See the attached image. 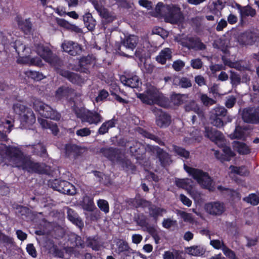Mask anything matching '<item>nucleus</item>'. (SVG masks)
<instances>
[{"label": "nucleus", "instance_id": "nucleus-48", "mask_svg": "<svg viewBox=\"0 0 259 259\" xmlns=\"http://www.w3.org/2000/svg\"><path fill=\"white\" fill-rule=\"evenodd\" d=\"M200 100L205 106H211L215 103V101L208 97L205 94H202L200 97Z\"/></svg>", "mask_w": 259, "mask_h": 259}, {"label": "nucleus", "instance_id": "nucleus-28", "mask_svg": "<svg viewBox=\"0 0 259 259\" xmlns=\"http://www.w3.org/2000/svg\"><path fill=\"white\" fill-rule=\"evenodd\" d=\"M233 147L240 155H248L251 153V149L245 143L234 141Z\"/></svg>", "mask_w": 259, "mask_h": 259}, {"label": "nucleus", "instance_id": "nucleus-36", "mask_svg": "<svg viewBox=\"0 0 259 259\" xmlns=\"http://www.w3.org/2000/svg\"><path fill=\"white\" fill-rule=\"evenodd\" d=\"M230 169L232 172L240 176H247L249 174V170L245 166H236L234 165H230Z\"/></svg>", "mask_w": 259, "mask_h": 259}, {"label": "nucleus", "instance_id": "nucleus-31", "mask_svg": "<svg viewBox=\"0 0 259 259\" xmlns=\"http://www.w3.org/2000/svg\"><path fill=\"white\" fill-rule=\"evenodd\" d=\"M74 94V90L66 87H60L56 91V97L58 99H61L64 97H68Z\"/></svg>", "mask_w": 259, "mask_h": 259}, {"label": "nucleus", "instance_id": "nucleus-32", "mask_svg": "<svg viewBox=\"0 0 259 259\" xmlns=\"http://www.w3.org/2000/svg\"><path fill=\"white\" fill-rule=\"evenodd\" d=\"M149 209V215L153 218L155 224H157L158 217H162L163 213L166 212V210L164 208L156 206H153L150 207Z\"/></svg>", "mask_w": 259, "mask_h": 259}, {"label": "nucleus", "instance_id": "nucleus-52", "mask_svg": "<svg viewBox=\"0 0 259 259\" xmlns=\"http://www.w3.org/2000/svg\"><path fill=\"white\" fill-rule=\"evenodd\" d=\"M231 83L232 85H237L241 82V78L240 75L236 72L231 71L230 75Z\"/></svg>", "mask_w": 259, "mask_h": 259}, {"label": "nucleus", "instance_id": "nucleus-4", "mask_svg": "<svg viewBox=\"0 0 259 259\" xmlns=\"http://www.w3.org/2000/svg\"><path fill=\"white\" fill-rule=\"evenodd\" d=\"M156 104L164 108L171 106V102L167 97L156 89H147V105Z\"/></svg>", "mask_w": 259, "mask_h": 259}, {"label": "nucleus", "instance_id": "nucleus-57", "mask_svg": "<svg viewBox=\"0 0 259 259\" xmlns=\"http://www.w3.org/2000/svg\"><path fill=\"white\" fill-rule=\"evenodd\" d=\"M129 248L127 243L125 241L120 240L118 242L117 250L119 253L127 251Z\"/></svg>", "mask_w": 259, "mask_h": 259}, {"label": "nucleus", "instance_id": "nucleus-21", "mask_svg": "<svg viewBox=\"0 0 259 259\" xmlns=\"http://www.w3.org/2000/svg\"><path fill=\"white\" fill-rule=\"evenodd\" d=\"M138 39V37L135 35H130L125 38L122 42V46H120L119 48L120 53L124 56L126 55L122 52L123 47L133 51L137 45Z\"/></svg>", "mask_w": 259, "mask_h": 259}, {"label": "nucleus", "instance_id": "nucleus-43", "mask_svg": "<svg viewBox=\"0 0 259 259\" xmlns=\"http://www.w3.org/2000/svg\"><path fill=\"white\" fill-rule=\"evenodd\" d=\"M51 61L48 62L53 66L57 72L59 74V70H62L61 67L63 66V62L58 57L54 55L51 58Z\"/></svg>", "mask_w": 259, "mask_h": 259}, {"label": "nucleus", "instance_id": "nucleus-58", "mask_svg": "<svg viewBox=\"0 0 259 259\" xmlns=\"http://www.w3.org/2000/svg\"><path fill=\"white\" fill-rule=\"evenodd\" d=\"M76 134L78 136L86 137L90 135L91 134V131L89 128L84 127L77 130Z\"/></svg>", "mask_w": 259, "mask_h": 259}, {"label": "nucleus", "instance_id": "nucleus-51", "mask_svg": "<svg viewBox=\"0 0 259 259\" xmlns=\"http://www.w3.org/2000/svg\"><path fill=\"white\" fill-rule=\"evenodd\" d=\"M87 246L94 250H98L100 245L98 240L95 238H88L87 239Z\"/></svg>", "mask_w": 259, "mask_h": 259}, {"label": "nucleus", "instance_id": "nucleus-53", "mask_svg": "<svg viewBox=\"0 0 259 259\" xmlns=\"http://www.w3.org/2000/svg\"><path fill=\"white\" fill-rule=\"evenodd\" d=\"M185 62L181 60H177L173 62L172 67L176 71H180L185 66Z\"/></svg>", "mask_w": 259, "mask_h": 259}, {"label": "nucleus", "instance_id": "nucleus-60", "mask_svg": "<svg viewBox=\"0 0 259 259\" xmlns=\"http://www.w3.org/2000/svg\"><path fill=\"white\" fill-rule=\"evenodd\" d=\"M236 102V98L234 96H231L227 98L225 102V106L228 108H231L234 106Z\"/></svg>", "mask_w": 259, "mask_h": 259}, {"label": "nucleus", "instance_id": "nucleus-56", "mask_svg": "<svg viewBox=\"0 0 259 259\" xmlns=\"http://www.w3.org/2000/svg\"><path fill=\"white\" fill-rule=\"evenodd\" d=\"M210 245L216 249L223 248L224 246L226 245L223 241H221L218 239H214L210 241Z\"/></svg>", "mask_w": 259, "mask_h": 259}, {"label": "nucleus", "instance_id": "nucleus-45", "mask_svg": "<svg viewBox=\"0 0 259 259\" xmlns=\"http://www.w3.org/2000/svg\"><path fill=\"white\" fill-rule=\"evenodd\" d=\"M25 74L29 78L39 81L44 78L43 74L37 71L27 70L24 72Z\"/></svg>", "mask_w": 259, "mask_h": 259}, {"label": "nucleus", "instance_id": "nucleus-27", "mask_svg": "<svg viewBox=\"0 0 259 259\" xmlns=\"http://www.w3.org/2000/svg\"><path fill=\"white\" fill-rule=\"evenodd\" d=\"M37 54L46 62L51 61V58L54 56L51 50L48 47L42 45H38L37 47Z\"/></svg>", "mask_w": 259, "mask_h": 259}, {"label": "nucleus", "instance_id": "nucleus-14", "mask_svg": "<svg viewBox=\"0 0 259 259\" xmlns=\"http://www.w3.org/2000/svg\"><path fill=\"white\" fill-rule=\"evenodd\" d=\"M156 115V123L161 128L168 127L171 123V116L167 113L163 112L160 109L154 110Z\"/></svg>", "mask_w": 259, "mask_h": 259}, {"label": "nucleus", "instance_id": "nucleus-25", "mask_svg": "<svg viewBox=\"0 0 259 259\" xmlns=\"http://www.w3.org/2000/svg\"><path fill=\"white\" fill-rule=\"evenodd\" d=\"M171 58L172 52L171 49L169 48H165L156 57V60L158 63L164 65L166 63L167 60H170Z\"/></svg>", "mask_w": 259, "mask_h": 259}, {"label": "nucleus", "instance_id": "nucleus-7", "mask_svg": "<svg viewBox=\"0 0 259 259\" xmlns=\"http://www.w3.org/2000/svg\"><path fill=\"white\" fill-rule=\"evenodd\" d=\"M75 114L79 118L82 122H87L90 124H97L102 121L101 115L96 111H91L84 109L75 110Z\"/></svg>", "mask_w": 259, "mask_h": 259}, {"label": "nucleus", "instance_id": "nucleus-61", "mask_svg": "<svg viewBox=\"0 0 259 259\" xmlns=\"http://www.w3.org/2000/svg\"><path fill=\"white\" fill-rule=\"evenodd\" d=\"M179 84L183 88H188L192 86L191 81L187 77H182L180 80Z\"/></svg>", "mask_w": 259, "mask_h": 259}, {"label": "nucleus", "instance_id": "nucleus-55", "mask_svg": "<svg viewBox=\"0 0 259 259\" xmlns=\"http://www.w3.org/2000/svg\"><path fill=\"white\" fill-rule=\"evenodd\" d=\"M147 139H149L155 141L156 143L161 146L164 145V143L161 139L157 136L147 132Z\"/></svg>", "mask_w": 259, "mask_h": 259}, {"label": "nucleus", "instance_id": "nucleus-16", "mask_svg": "<svg viewBox=\"0 0 259 259\" xmlns=\"http://www.w3.org/2000/svg\"><path fill=\"white\" fill-rule=\"evenodd\" d=\"M259 40V37L252 31H245L238 37V41L243 45H252Z\"/></svg>", "mask_w": 259, "mask_h": 259}, {"label": "nucleus", "instance_id": "nucleus-24", "mask_svg": "<svg viewBox=\"0 0 259 259\" xmlns=\"http://www.w3.org/2000/svg\"><path fill=\"white\" fill-rule=\"evenodd\" d=\"M59 74L67 78L73 83L80 84L83 81L82 78L80 76V75L67 70H59Z\"/></svg>", "mask_w": 259, "mask_h": 259}, {"label": "nucleus", "instance_id": "nucleus-34", "mask_svg": "<svg viewBox=\"0 0 259 259\" xmlns=\"http://www.w3.org/2000/svg\"><path fill=\"white\" fill-rule=\"evenodd\" d=\"M83 20L85 26L90 31H92L94 29L96 22L93 18L91 13H85L83 16Z\"/></svg>", "mask_w": 259, "mask_h": 259}, {"label": "nucleus", "instance_id": "nucleus-9", "mask_svg": "<svg viewBox=\"0 0 259 259\" xmlns=\"http://www.w3.org/2000/svg\"><path fill=\"white\" fill-rule=\"evenodd\" d=\"M180 45L189 50L203 51L206 49V46L202 42L198 36H191L180 42Z\"/></svg>", "mask_w": 259, "mask_h": 259}, {"label": "nucleus", "instance_id": "nucleus-2", "mask_svg": "<svg viewBox=\"0 0 259 259\" xmlns=\"http://www.w3.org/2000/svg\"><path fill=\"white\" fill-rule=\"evenodd\" d=\"M155 16L163 18L166 22L177 24L183 18L180 8L175 6L164 5L159 2L155 9Z\"/></svg>", "mask_w": 259, "mask_h": 259}, {"label": "nucleus", "instance_id": "nucleus-11", "mask_svg": "<svg viewBox=\"0 0 259 259\" xmlns=\"http://www.w3.org/2000/svg\"><path fill=\"white\" fill-rule=\"evenodd\" d=\"M147 149L156 154L157 157L159 159L162 167H165L169 165L170 156L168 153L164 151L162 149L157 146L151 147L149 144H147Z\"/></svg>", "mask_w": 259, "mask_h": 259}, {"label": "nucleus", "instance_id": "nucleus-54", "mask_svg": "<svg viewBox=\"0 0 259 259\" xmlns=\"http://www.w3.org/2000/svg\"><path fill=\"white\" fill-rule=\"evenodd\" d=\"M0 241L5 244L6 245H12L14 243V241L12 238H11L2 233L0 235Z\"/></svg>", "mask_w": 259, "mask_h": 259}, {"label": "nucleus", "instance_id": "nucleus-17", "mask_svg": "<svg viewBox=\"0 0 259 259\" xmlns=\"http://www.w3.org/2000/svg\"><path fill=\"white\" fill-rule=\"evenodd\" d=\"M205 209L210 214L220 215L225 211V207L223 202L214 201L206 203Z\"/></svg>", "mask_w": 259, "mask_h": 259}, {"label": "nucleus", "instance_id": "nucleus-47", "mask_svg": "<svg viewBox=\"0 0 259 259\" xmlns=\"http://www.w3.org/2000/svg\"><path fill=\"white\" fill-rule=\"evenodd\" d=\"M243 200L253 205H257L259 203V197L254 193L250 194L248 196L244 198Z\"/></svg>", "mask_w": 259, "mask_h": 259}, {"label": "nucleus", "instance_id": "nucleus-8", "mask_svg": "<svg viewBox=\"0 0 259 259\" xmlns=\"http://www.w3.org/2000/svg\"><path fill=\"white\" fill-rule=\"evenodd\" d=\"M34 105L35 109L42 116L56 121L60 119L61 114L48 105L42 102L37 101L34 103Z\"/></svg>", "mask_w": 259, "mask_h": 259}, {"label": "nucleus", "instance_id": "nucleus-20", "mask_svg": "<svg viewBox=\"0 0 259 259\" xmlns=\"http://www.w3.org/2000/svg\"><path fill=\"white\" fill-rule=\"evenodd\" d=\"M224 143H221L223 147V153H220L219 151H215L214 155L215 157L221 162L230 161L232 157H233L235 154L232 151L229 146H223Z\"/></svg>", "mask_w": 259, "mask_h": 259}, {"label": "nucleus", "instance_id": "nucleus-59", "mask_svg": "<svg viewBox=\"0 0 259 259\" xmlns=\"http://www.w3.org/2000/svg\"><path fill=\"white\" fill-rule=\"evenodd\" d=\"M191 65L194 69H199L203 66V62L200 59H192Z\"/></svg>", "mask_w": 259, "mask_h": 259}, {"label": "nucleus", "instance_id": "nucleus-35", "mask_svg": "<svg viewBox=\"0 0 259 259\" xmlns=\"http://www.w3.org/2000/svg\"><path fill=\"white\" fill-rule=\"evenodd\" d=\"M68 218L73 224H75L79 228H81L83 224L81 220L79 218L77 214L75 213L72 209H69L67 211Z\"/></svg>", "mask_w": 259, "mask_h": 259}, {"label": "nucleus", "instance_id": "nucleus-49", "mask_svg": "<svg viewBox=\"0 0 259 259\" xmlns=\"http://www.w3.org/2000/svg\"><path fill=\"white\" fill-rule=\"evenodd\" d=\"M222 251L224 255L229 259H238L235 252L226 245L224 246L223 248H222Z\"/></svg>", "mask_w": 259, "mask_h": 259}, {"label": "nucleus", "instance_id": "nucleus-12", "mask_svg": "<svg viewBox=\"0 0 259 259\" xmlns=\"http://www.w3.org/2000/svg\"><path fill=\"white\" fill-rule=\"evenodd\" d=\"M95 9L99 13L100 17L104 19L106 22L110 23L112 22L115 19V16L106 8L104 7L97 0H90Z\"/></svg>", "mask_w": 259, "mask_h": 259}, {"label": "nucleus", "instance_id": "nucleus-38", "mask_svg": "<svg viewBox=\"0 0 259 259\" xmlns=\"http://www.w3.org/2000/svg\"><path fill=\"white\" fill-rule=\"evenodd\" d=\"M122 146L125 147H129L130 150L132 154H135L137 155H140L142 154V151H141L140 148L139 146H140V144L136 142H126L124 145H122Z\"/></svg>", "mask_w": 259, "mask_h": 259}, {"label": "nucleus", "instance_id": "nucleus-15", "mask_svg": "<svg viewBox=\"0 0 259 259\" xmlns=\"http://www.w3.org/2000/svg\"><path fill=\"white\" fill-rule=\"evenodd\" d=\"M242 118L244 122L248 123H259V109L248 108L243 110Z\"/></svg>", "mask_w": 259, "mask_h": 259}, {"label": "nucleus", "instance_id": "nucleus-19", "mask_svg": "<svg viewBox=\"0 0 259 259\" xmlns=\"http://www.w3.org/2000/svg\"><path fill=\"white\" fill-rule=\"evenodd\" d=\"M205 137L209 139L211 141L216 144L218 143H224V136L222 133L215 128L209 127H205Z\"/></svg>", "mask_w": 259, "mask_h": 259}, {"label": "nucleus", "instance_id": "nucleus-29", "mask_svg": "<svg viewBox=\"0 0 259 259\" xmlns=\"http://www.w3.org/2000/svg\"><path fill=\"white\" fill-rule=\"evenodd\" d=\"M147 232L152 237L156 244L159 243L160 239L159 236L160 230L156 224L150 226L147 223Z\"/></svg>", "mask_w": 259, "mask_h": 259}, {"label": "nucleus", "instance_id": "nucleus-63", "mask_svg": "<svg viewBox=\"0 0 259 259\" xmlns=\"http://www.w3.org/2000/svg\"><path fill=\"white\" fill-rule=\"evenodd\" d=\"M27 251L33 257H36L37 252L35 248L32 244H28L26 247Z\"/></svg>", "mask_w": 259, "mask_h": 259}, {"label": "nucleus", "instance_id": "nucleus-18", "mask_svg": "<svg viewBox=\"0 0 259 259\" xmlns=\"http://www.w3.org/2000/svg\"><path fill=\"white\" fill-rule=\"evenodd\" d=\"M63 51L70 55L75 56L81 53V48L77 43L72 41L65 40L61 45Z\"/></svg>", "mask_w": 259, "mask_h": 259}, {"label": "nucleus", "instance_id": "nucleus-13", "mask_svg": "<svg viewBox=\"0 0 259 259\" xmlns=\"http://www.w3.org/2000/svg\"><path fill=\"white\" fill-rule=\"evenodd\" d=\"M100 152L107 158L114 162H121L124 158V154L118 149L102 148Z\"/></svg>", "mask_w": 259, "mask_h": 259}, {"label": "nucleus", "instance_id": "nucleus-6", "mask_svg": "<svg viewBox=\"0 0 259 259\" xmlns=\"http://www.w3.org/2000/svg\"><path fill=\"white\" fill-rule=\"evenodd\" d=\"M227 110L224 107H215L211 111L210 117L211 123L214 126L220 128L225 123L230 122L231 119L227 116Z\"/></svg>", "mask_w": 259, "mask_h": 259}, {"label": "nucleus", "instance_id": "nucleus-1", "mask_svg": "<svg viewBox=\"0 0 259 259\" xmlns=\"http://www.w3.org/2000/svg\"><path fill=\"white\" fill-rule=\"evenodd\" d=\"M1 154L5 153L7 159L13 166L18 167L25 169L29 172L46 173L48 167L45 164L35 163L26 157L22 151L14 147H7L1 144Z\"/></svg>", "mask_w": 259, "mask_h": 259}, {"label": "nucleus", "instance_id": "nucleus-46", "mask_svg": "<svg viewBox=\"0 0 259 259\" xmlns=\"http://www.w3.org/2000/svg\"><path fill=\"white\" fill-rule=\"evenodd\" d=\"M240 11L242 17H253L256 14L255 10L249 6L243 7Z\"/></svg>", "mask_w": 259, "mask_h": 259}, {"label": "nucleus", "instance_id": "nucleus-50", "mask_svg": "<svg viewBox=\"0 0 259 259\" xmlns=\"http://www.w3.org/2000/svg\"><path fill=\"white\" fill-rule=\"evenodd\" d=\"M97 205L99 208L105 213H107L109 212V204L106 200L100 199L98 201Z\"/></svg>", "mask_w": 259, "mask_h": 259}, {"label": "nucleus", "instance_id": "nucleus-37", "mask_svg": "<svg viewBox=\"0 0 259 259\" xmlns=\"http://www.w3.org/2000/svg\"><path fill=\"white\" fill-rule=\"evenodd\" d=\"M173 151L177 155L184 158L185 159H187L189 158L190 152L183 147L177 145H174Z\"/></svg>", "mask_w": 259, "mask_h": 259}, {"label": "nucleus", "instance_id": "nucleus-41", "mask_svg": "<svg viewBox=\"0 0 259 259\" xmlns=\"http://www.w3.org/2000/svg\"><path fill=\"white\" fill-rule=\"evenodd\" d=\"M189 254L193 256H201L205 250L200 246H191L188 248Z\"/></svg>", "mask_w": 259, "mask_h": 259}, {"label": "nucleus", "instance_id": "nucleus-23", "mask_svg": "<svg viewBox=\"0 0 259 259\" xmlns=\"http://www.w3.org/2000/svg\"><path fill=\"white\" fill-rule=\"evenodd\" d=\"M184 107L186 112L193 111L200 117L203 118L204 117V112L203 109L200 107L194 100H191L186 103Z\"/></svg>", "mask_w": 259, "mask_h": 259}, {"label": "nucleus", "instance_id": "nucleus-30", "mask_svg": "<svg viewBox=\"0 0 259 259\" xmlns=\"http://www.w3.org/2000/svg\"><path fill=\"white\" fill-rule=\"evenodd\" d=\"M39 122L42 128L45 129H50L53 135H56L59 132V128L57 124L50 121H48L45 119H38Z\"/></svg>", "mask_w": 259, "mask_h": 259}, {"label": "nucleus", "instance_id": "nucleus-33", "mask_svg": "<svg viewBox=\"0 0 259 259\" xmlns=\"http://www.w3.org/2000/svg\"><path fill=\"white\" fill-rule=\"evenodd\" d=\"M17 21L19 28L25 33L27 34L30 32L32 24L29 19L24 20L20 17H17Z\"/></svg>", "mask_w": 259, "mask_h": 259}, {"label": "nucleus", "instance_id": "nucleus-22", "mask_svg": "<svg viewBox=\"0 0 259 259\" xmlns=\"http://www.w3.org/2000/svg\"><path fill=\"white\" fill-rule=\"evenodd\" d=\"M175 183L177 187L186 190L191 195L194 193L193 190V187L192 185V181L189 179L176 178Z\"/></svg>", "mask_w": 259, "mask_h": 259}, {"label": "nucleus", "instance_id": "nucleus-62", "mask_svg": "<svg viewBox=\"0 0 259 259\" xmlns=\"http://www.w3.org/2000/svg\"><path fill=\"white\" fill-rule=\"evenodd\" d=\"M171 99L175 105H180L183 103L182 96L180 94H175L172 95Z\"/></svg>", "mask_w": 259, "mask_h": 259}, {"label": "nucleus", "instance_id": "nucleus-3", "mask_svg": "<svg viewBox=\"0 0 259 259\" xmlns=\"http://www.w3.org/2000/svg\"><path fill=\"white\" fill-rule=\"evenodd\" d=\"M184 169L189 176L195 180L201 187L210 192H213L215 190L214 182L212 178L207 172L203 170L194 168L184 164Z\"/></svg>", "mask_w": 259, "mask_h": 259}, {"label": "nucleus", "instance_id": "nucleus-64", "mask_svg": "<svg viewBox=\"0 0 259 259\" xmlns=\"http://www.w3.org/2000/svg\"><path fill=\"white\" fill-rule=\"evenodd\" d=\"M180 199L184 205L188 207H190L191 206L192 201L187 196H186L184 194H181L180 195Z\"/></svg>", "mask_w": 259, "mask_h": 259}, {"label": "nucleus", "instance_id": "nucleus-44", "mask_svg": "<svg viewBox=\"0 0 259 259\" xmlns=\"http://www.w3.org/2000/svg\"><path fill=\"white\" fill-rule=\"evenodd\" d=\"M34 153L39 155L40 156H45L46 155L47 150L45 147L40 143L31 146Z\"/></svg>", "mask_w": 259, "mask_h": 259}, {"label": "nucleus", "instance_id": "nucleus-40", "mask_svg": "<svg viewBox=\"0 0 259 259\" xmlns=\"http://www.w3.org/2000/svg\"><path fill=\"white\" fill-rule=\"evenodd\" d=\"M115 126V122L113 119L109 120L104 122L98 130V133L100 135H104L108 132L110 128Z\"/></svg>", "mask_w": 259, "mask_h": 259}, {"label": "nucleus", "instance_id": "nucleus-10", "mask_svg": "<svg viewBox=\"0 0 259 259\" xmlns=\"http://www.w3.org/2000/svg\"><path fill=\"white\" fill-rule=\"evenodd\" d=\"M51 185L54 190L61 193L71 195L76 194L75 187L67 181L55 180Z\"/></svg>", "mask_w": 259, "mask_h": 259}, {"label": "nucleus", "instance_id": "nucleus-5", "mask_svg": "<svg viewBox=\"0 0 259 259\" xmlns=\"http://www.w3.org/2000/svg\"><path fill=\"white\" fill-rule=\"evenodd\" d=\"M13 110L20 115V121L23 125H32L35 122L36 118L33 111L21 103L14 104Z\"/></svg>", "mask_w": 259, "mask_h": 259}, {"label": "nucleus", "instance_id": "nucleus-39", "mask_svg": "<svg viewBox=\"0 0 259 259\" xmlns=\"http://www.w3.org/2000/svg\"><path fill=\"white\" fill-rule=\"evenodd\" d=\"M82 207L84 210L87 211H93L95 205L93 199L87 196H84L82 200Z\"/></svg>", "mask_w": 259, "mask_h": 259}, {"label": "nucleus", "instance_id": "nucleus-26", "mask_svg": "<svg viewBox=\"0 0 259 259\" xmlns=\"http://www.w3.org/2000/svg\"><path fill=\"white\" fill-rule=\"evenodd\" d=\"M120 80L124 85L132 88H137L141 84L139 77L136 75L132 77L122 75Z\"/></svg>", "mask_w": 259, "mask_h": 259}, {"label": "nucleus", "instance_id": "nucleus-42", "mask_svg": "<svg viewBox=\"0 0 259 259\" xmlns=\"http://www.w3.org/2000/svg\"><path fill=\"white\" fill-rule=\"evenodd\" d=\"M66 154L68 156L73 155H77L79 154L80 149L76 145H67L65 147Z\"/></svg>", "mask_w": 259, "mask_h": 259}]
</instances>
